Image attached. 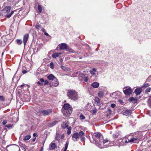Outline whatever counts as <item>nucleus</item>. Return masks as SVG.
<instances>
[{
	"instance_id": "60",
	"label": "nucleus",
	"mask_w": 151,
	"mask_h": 151,
	"mask_svg": "<svg viewBox=\"0 0 151 151\" xmlns=\"http://www.w3.org/2000/svg\"><path fill=\"white\" fill-rule=\"evenodd\" d=\"M2 55H3V53H2Z\"/></svg>"
},
{
	"instance_id": "53",
	"label": "nucleus",
	"mask_w": 151,
	"mask_h": 151,
	"mask_svg": "<svg viewBox=\"0 0 151 151\" xmlns=\"http://www.w3.org/2000/svg\"><path fill=\"white\" fill-rule=\"evenodd\" d=\"M124 143H129V142H128V141H127V140H125V142H124Z\"/></svg>"
},
{
	"instance_id": "36",
	"label": "nucleus",
	"mask_w": 151,
	"mask_h": 151,
	"mask_svg": "<svg viewBox=\"0 0 151 151\" xmlns=\"http://www.w3.org/2000/svg\"><path fill=\"white\" fill-rule=\"evenodd\" d=\"M14 13V11H12L11 13L9 14H8L6 16V17L8 18H9L11 17L12 15Z\"/></svg>"
},
{
	"instance_id": "4",
	"label": "nucleus",
	"mask_w": 151,
	"mask_h": 151,
	"mask_svg": "<svg viewBox=\"0 0 151 151\" xmlns=\"http://www.w3.org/2000/svg\"><path fill=\"white\" fill-rule=\"evenodd\" d=\"M123 92L125 95H129L131 93L132 91V88L130 87H124L123 89Z\"/></svg>"
},
{
	"instance_id": "21",
	"label": "nucleus",
	"mask_w": 151,
	"mask_h": 151,
	"mask_svg": "<svg viewBox=\"0 0 151 151\" xmlns=\"http://www.w3.org/2000/svg\"><path fill=\"white\" fill-rule=\"evenodd\" d=\"M79 74L78 72L74 71L73 72H71L70 75L71 76L73 77H75L77 76Z\"/></svg>"
},
{
	"instance_id": "2",
	"label": "nucleus",
	"mask_w": 151,
	"mask_h": 151,
	"mask_svg": "<svg viewBox=\"0 0 151 151\" xmlns=\"http://www.w3.org/2000/svg\"><path fill=\"white\" fill-rule=\"evenodd\" d=\"M64 110H62L63 114L68 116L72 112V109L71 106L68 104H65L63 106Z\"/></svg>"
},
{
	"instance_id": "9",
	"label": "nucleus",
	"mask_w": 151,
	"mask_h": 151,
	"mask_svg": "<svg viewBox=\"0 0 151 151\" xmlns=\"http://www.w3.org/2000/svg\"><path fill=\"white\" fill-rule=\"evenodd\" d=\"M29 35L28 34H26L24 35L23 37V42L24 46L26 45L28 40Z\"/></svg>"
},
{
	"instance_id": "44",
	"label": "nucleus",
	"mask_w": 151,
	"mask_h": 151,
	"mask_svg": "<svg viewBox=\"0 0 151 151\" xmlns=\"http://www.w3.org/2000/svg\"><path fill=\"white\" fill-rule=\"evenodd\" d=\"M44 82L45 83V85L47 84L48 83V81L47 80H45V81H44Z\"/></svg>"
},
{
	"instance_id": "27",
	"label": "nucleus",
	"mask_w": 151,
	"mask_h": 151,
	"mask_svg": "<svg viewBox=\"0 0 151 151\" xmlns=\"http://www.w3.org/2000/svg\"><path fill=\"white\" fill-rule=\"evenodd\" d=\"M38 10L39 13H40L42 12V9L40 5H38Z\"/></svg>"
},
{
	"instance_id": "43",
	"label": "nucleus",
	"mask_w": 151,
	"mask_h": 151,
	"mask_svg": "<svg viewBox=\"0 0 151 151\" xmlns=\"http://www.w3.org/2000/svg\"><path fill=\"white\" fill-rule=\"evenodd\" d=\"M116 106V105L115 104H111V106L112 108H114Z\"/></svg>"
},
{
	"instance_id": "31",
	"label": "nucleus",
	"mask_w": 151,
	"mask_h": 151,
	"mask_svg": "<svg viewBox=\"0 0 151 151\" xmlns=\"http://www.w3.org/2000/svg\"><path fill=\"white\" fill-rule=\"evenodd\" d=\"M94 100L97 103V104H99L100 103V100L98 97H96L95 98Z\"/></svg>"
},
{
	"instance_id": "34",
	"label": "nucleus",
	"mask_w": 151,
	"mask_h": 151,
	"mask_svg": "<svg viewBox=\"0 0 151 151\" xmlns=\"http://www.w3.org/2000/svg\"><path fill=\"white\" fill-rule=\"evenodd\" d=\"M151 90V88L150 87H148L146 88L145 90V92L148 93Z\"/></svg>"
},
{
	"instance_id": "37",
	"label": "nucleus",
	"mask_w": 151,
	"mask_h": 151,
	"mask_svg": "<svg viewBox=\"0 0 151 151\" xmlns=\"http://www.w3.org/2000/svg\"><path fill=\"white\" fill-rule=\"evenodd\" d=\"M0 100L2 101H4V99L3 96H0Z\"/></svg>"
},
{
	"instance_id": "14",
	"label": "nucleus",
	"mask_w": 151,
	"mask_h": 151,
	"mask_svg": "<svg viewBox=\"0 0 151 151\" xmlns=\"http://www.w3.org/2000/svg\"><path fill=\"white\" fill-rule=\"evenodd\" d=\"M91 86L93 88H97L99 86V84L97 82H94L91 84Z\"/></svg>"
},
{
	"instance_id": "18",
	"label": "nucleus",
	"mask_w": 151,
	"mask_h": 151,
	"mask_svg": "<svg viewBox=\"0 0 151 151\" xmlns=\"http://www.w3.org/2000/svg\"><path fill=\"white\" fill-rule=\"evenodd\" d=\"M69 125V123L68 122H65L62 124V127L63 128H66L68 127Z\"/></svg>"
},
{
	"instance_id": "19",
	"label": "nucleus",
	"mask_w": 151,
	"mask_h": 151,
	"mask_svg": "<svg viewBox=\"0 0 151 151\" xmlns=\"http://www.w3.org/2000/svg\"><path fill=\"white\" fill-rule=\"evenodd\" d=\"M138 140L137 138L136 137H133L128 140V142L131 144H132L133 143L136 142V141Z\"/></svg>"
},
{
	"instance_id": "45",
	"label": "nucleus",
	"mask_w": 151,
	"mask_h": 151,
	"mask_svg": "<svg viewBox=\"0 0 151 151\" xmlns=\"http://www.w3.org/2000/svg\"><path fill=\"white\" fill-rule=\"evenodd\" d=\"M62 68L64 70H66V68H65V67L62 66H61Z\"/></svg>"
},
{
	"instance_id": "6",
	"label": "nucleus",
	"mask_w": 151,
	"mask_h": 151,
	"mask_svg": "<svg viewBox=\"0 0 151 151\" xmlns=\"http://www.w3.org/2000/svg\"><path fill=\"white\" fill-rule=\"evenodd\" d=\"M64 134H62L60 133H57L55 137V139L56 140L59 141L60 139H64Z\"/></svg>"
},
{
	"instance_id": "8",
	"label": "nucleus",
	"mask_w": 151,
	"mask_h": 151,
	"mask_svg": "<svg viewBox=\"0 0 151 151\" xmlns=\"http://www.w3.org/2000/svg\"><path fill=\"white\" fill-rule=\"evenodd\" d=\"M58 47L61 50H67L68 48L67 45L65 43L60 44L58 45Z\"/></svg>"
},
{
	"instance_id": "32",
	"label": "nucleus",
	"mask_w": 151,
	"mask_h": 151,
	"mask_svg": "<svg viewBox=\"0 0 151 151\" xmlns=\"http://www.w3.org/2000/svg\"><path fill=\"white\" fill-rule=\"evenodd\" d=\"M80 118L81 120H83L85 119V117L83 115L81 114L80 116Z\"/></svg>"
},
{
	"instance_id": "26",
	"label": "nucleus",
	"mask_w": 151,
	"mask_h": 151,
	"mask_svg": "<svg viewBox=\"0 0 151 151\" xmlns=\"http://www.w3.org/2000/svg\"><path fill=\"white\" fill-rule=\"evenodd\" d=\"M69 143V142L68 141H66V144H65V148L64 149V150H63V151H66V150H67V149L68 148V146Z\"/></svg>"
},
{
	"instance_id": "12",
	"label": "nucleus",
	"mask_w": 151,
	"mask_h": 151,
	"mask_svg": "<svg viewBox=\"0 0 151 151\" xmlns=\"http://www.w3.org/2000/svg\"><path fill=\"white\" fill-rule=\"evenodd\" d=\"M90 73L92 76H96L97 73V71L96 70L95 68H94L90 71Z\"/></svg>"
},
{
	"instance_id": "33",
	"label": "nucleus",
	"mask_w": 151,
	"mask_h": 151,
	"mask_svg": "<svg viewBox=\"0 0 151 151\" xmlns=\"http://www.w3.org/2000/svg\"><path fill=\"white\" fill-rule=\"evenodd\" d=\"M50 68L51 69H53L54 68V64H53V62H51L50 63Z\"/></svg>"
},
{
	"instance_id": "28",
	"label": "nucleus",
	"mask_w": 151,
	"mask_h": 151,
	"mask_svg": "<svg viewBox=\"0 0 151 151\" xmlns=\"http://www.w3.org/2000/svg\"><path fill=\"white\" fill-rule=\"evenodd\" d=\"M68 130H67V134H70L71 133V127H68L67 128Z\"/></svg>"
},
{
	"instance_id": "20",
	"label": "nucleus",
	"mask_w": 151,
	"mask_h": 151,
	"mask_svg": "<svg viewBox=\"0 0 151 151\" xmlns=\"http://www.w3.org/2000/svg\"><path fill=\"white\" fill-rule=\"evenodd\" d=\"M47 78L49 79L52 80V81H53V80H56V77L52 74H50L48 76Z\"/></svg>"
},
{
	"instance_id": "35",
	"label": "nucleus",
	"mask_w": 151,
	"mask_h": 151,
	"mask_svg": "<svg viewBox=\"0 0 151 151\" xmlns=\"http://www.w3.org/2000/svg\"><path fill=\"white\" fill-rule=\"evenodd\" d=\"M150 86V84L148 83H146L142 87V88H146Z\"/></svg>"
},
{
	"instance_id": "40",
	"label": "nucleus",
	"mask_w": 151,
	"mask_h": 151,
	"mask_svg": "<svg viewBox=\"0 0 151 151\" xmlns=\"http://www.w3.org/2000/svg\"><path fill=\"white\" fill-rule=\"evenodd\" d=\"M7 123V120H4L2 122V124L3 125Z\"/></svg>"
},
{
	"instance_id": "16",
	"label": "nucleus",
	"mask_w": 151,
	"mask_h": 151,
	"mask_svg": "<svg viewBox=\"0 0 151 151\" xmlns=\"http://www.w3.org/2000/svg\"><path fill=\"white\" fill-rule=\"evenodd\" d=\"M11 7L10 6H8L6 7L4 9V11L6 13H9L10 11Z\"/></svg>"
},
{
	"instance_id": "22",
	"label": "nucleus",
	"mask_w": 151,
	"mask_h": 151,
	"mask_svg": "<svg viewBox=\"0 0 151 151\" xmlns=\"http://www.w3.org/2000/svg\"><path fill=\"white\" fill-rule=\"evenodd\" d=\"M104 93L103 91H100L98 92V95L100 98L103 97L104 96Z\"/></svg>"
},
{
	"instance_id": "15",
	"label": "nucleus",
	"mask_w": 151,
	"mask_h": 151,
	"mask_svg": "<svg viewBox=\"0 0 151 151\" xmlns=\"http://www.w3.org/2000/svg\"><path fill=\"white\" fill-rule=\"evenodd\" d=\"M84 133L83 131H81L79 132L80 137L81 138V141H84L85 139V137L83 136Z\"/></svg>"
},
{
	"instance_id": "48",
	"label": "nucleus",
	"mask_w": 151,
	"mask_h": 151,
	"mask_svg": "<svg viewBox=\"0 0 151 151\" xmlns=\"http://www.w3.org/2000/svg\"><path fill=\"white\" fill-rule=\"evenodd\" d=\"M27 73V71L26 70H23L22 71V73L23 74H25L26 73Z\"/></svg>"
},
{
	"instance_id": "23",
	"label": "nucleus",
	"mask_w": 151,
	"mask_h": 151,
	"mask_svg": "<svg viewBox=\"0 0 151 151\" xmlns=\"http://www.w3.org/2000/svg\"><path fill=\"white\" fill-rule=\"evenodd\" d=\"M35 27L37 30H38L42 28V26L39 24L38 23L36 24L35 26Z\"/></svg>"
},
{
	"instance_id": "58",
	"label": "nucleus",
	"mask_w": 151,
	"mask_h": 151,
	"mask_svg": "<svg viewBox=\"0 0 151 151\" xmlns=\"http://www.w3.org/2000/svg\"><path fill=\"white\" fill-rule=\"evenodd\" d=\"M9 146V145L7 146L6 147H8Z\"/></svg>"
},
{
	"instance_id": "47",
	"label": "nucleus",
	"mask_w": 151,
	"mask_h": 151,
	"mask_svg": "<svg viewBox=\"0 0 151 151\" xmlns=\"http://www.w3.org/2000/svg\"><path fill=\"white\" fill-rule=\"evenodd\" d=\"M118 101L121 104H122L123 103V101L122 100H121L119 99Z\"/></svg>"
},
{
	"instance_id": "1",
	"label": "nucleus",
	"mask_w": 151,
	"mask_h": 151,
	"mask_svg": "<svg viewBox=\"0 0 151 151\" xmlns=\"http://www.w3.org/2000/svg\"><path fill=\"white\" fill-rule=\"evenodd\" d=\"M95 137L98 138L99 140H97L96 142V144L98 147L100 148L107 147L111 145H109L110 141L107 139L104 140L103 137L101 134L99 132H96L94 133L93 135V137Z\"/></svg>"
},
{
	"instance_id": "57",
	"label": "nucleus",
	"mask_w": 151,
	"mask_h": 151,
	"mask_svg": "<svg viewBox=\"0 0 151 151\" xmlns=\"http://www.w3.org/2000/svg\"><path fill=\"white\" fill-rule=\"evenodd\" d=\"M23 86H24V85H21V87H23Z\"/></svg>"
},
{
	"instance_id": "41",
	"label": "nucleus",
	"mask_w": 151,
	"mask_h": 151,
	"mask_svg": "<svg viewBox=\"0 0 151 151\" xmlns=\"http://www.w3.org/2000/svg\"><path fill=\"white\" fill-rule=\"evenodd\" d=\"M118 135L117 134H114L113 135V137L114 138H116L118 137Z\"/></svg>"
},
{
	"instance_id": "30",
	"label": "nucleus",
	"mask_w": 151,
	"mask_h": 151,
	"mask_svg": "<svg viewBox=\"0 0 151 151\" xmlns=\"http://www.w3.org/2000/svg\"><path fill=\"white\" fill-rule=\"evenodd\" d=\"M16 41L17 44L18 45H21L22 43V41L20 39H17Z\"/></svg>"
},
{
	"instance_id": "38",
	"label": "nucleus",
	"mask_w": 151,
	"mask_h": 151,
	"mask_svg": "<svg viewBox=\"0 0 151 151\" xmlns=\"http://www.w3.org/2000/svg\"><path fill=\"white\" fill-rule=\"evenodd\" d=\"M83 81L85 82H87L88 81V77L87 76L83 78Z\"/></svg>"
},
{
	"instance_id": "3",
	"label": "nucleus",
	"mask_w": 151,
	"mask_h": 151,
	"mask_svg": "<svg viewBox=\"0 0 151 151\" xmlns=\"http://www.w3.org/2000/svg\"><path fill=\"white\" fill-rule=\"evenodd\" d=\"M67 96L70 99L74 101H76L78 99V95L77 93L73 90H70L68 91Z\"/></svg>"
},
{
	"instance_id": "11",
	"label": "nucleus",
	"mask_w": 151,
	"mask_h": 151,
	"mask_svg": "<svg viewBox=\"0 0 151 151\" xmlns=\"http://www.w3.org/2000/svg\"><path fill=\"white\" fill-rule=\"evenodd\" d=\"M54 141L52 142L49 146V149L51 150H54L57 147L56 144L54 143Z\"/></svg>"
},
{
	"instance_id": "5",
	"label": "nucleus",
	"mask_w": 151,
	"mask_h": 151,
	"mask_svg": "<svg viewBox=\"0 0 151 151\" xmlns=\"http://www.w3.org/2000/svg\"><path fill=\"white\" fill-rule=\"evenodd\" d=\"M80 137L79 132L78 133L77 132L74 133L73 134L72 139L74 142L78 141Z\"/></svg>"
},
{
	"instance_id": "59",
	"label": "nucleus",
	"mask_w": 151,
	"mask_h": 151,
	"mask_svg": "<svg viewBox=\"0 0 151 151\" xmlns=\"http://www.w3.org/2000/svg\"><path fill=\"white\" fill-rule=\"evenodd\" d=\"M59 55H61V53H59Z\"/></svg>"
},
{
	"instance_id": "55",
	"label": "nucleus",
	"mask_w": 151,
	"mask_h": 151,
	"mask_svg": "<svg viewBox=\"0 0 151 151\" xmlns=\"http://www.w3.org/2000/svg\"><path fill=\"white\" fill-rule=\"evenodd\" d=\"M35 139H36V138H35L33 139H32L33 141L35 142Z\"/></svg>"
},
{
	"instance_id": "7",
	"label": "nucleus",
	"mask_w": 151,
	"mask_h": 151,
	"mask_svg": "<svg viewBox=\"0 0 151 151\" xmlns=\"http://www.w3.org/2000/svg\"><path fill=\"white\" fill-rule=\"evenodd\" d=\"M52 112L51 109H49L47 110H44L41 111V113L44 116H47L51 113Z\"/></svg>"
},
{
	"instance_id": "54",
	"label": "nucleus",
	"mask_w": 151,
	"mask_h": 151,
	"mask_svg": "<svg viewBox=\"0 0 151 151\" xmlns=\"http://www.w3.org/2000/svg\"><path fill=\"white\" fill-rule=\"evenodd\" d=\"M37 135V134L35 133H34L33 134V136L34 137Z\"/></svg>"
},
{
	"instance_id": "42",
	"label": "nucleus",
	"mask_w": 151,
	"mask_h": 151,
	"mask_svg": "<svg viewBox=\"0 0 151 151\" xmlns=\"http://www.w3.org/2000/svg\"><path fill=\"white\" fill-rule=\"evenodd\" d=\"M22 147H23V148L24 149H26V148H27V146L24 144H22Z\"/></svg>"
},
{
	"instance_id": "49",
	"label": "nucleus",
	"mask_w": 151,
	"mask_h": 151,
	"mask_svg": "<svg viewBox=\"0 0 151 151\" xmlns=\"http://www.w3.org/2000/svg\"><path fill=\"white\" fill-rule=\"evenodd\" d=\"M42 30L43 31V32H44V33L45 32H46V30L45 29H44V28H42Z\"/></svg>"
},
{
	"instance_id": "56",
	"label": "nucleus",
	"mask_w": 151,
	"mask_h": 151,
	"mask_svg": "<svg viewBox=\"0 0 151 151\" xmlns=\"http://www.w3.org/2000/svg\"><path fill=\"white\" fill-rule=\"evenodd\" d=\"M113 94L114 95H116V93H113Z\"/></svg>"
},
{
	"instance_id": "51",
	"label": "nucleus",
	"mask_w": 151,
	"mask_h": 151,
	"mask_svg": "<svg viewBox=\"0 0 151 151\" xmlns=\"http://www.w3.org/2000/svg\"><path fill=\"white\" fill-rule=\"evenodd\" d=\"M148 104H149V106L150 107H151V101H150L149 102H148Z\"/></svg>"
},
{
	"instance_id": "39",
	"label": "nucleus",
	"mask_w": 151,
	"mask_h": 151,
	"mask_svg": "<svg viewBox=\"0 0 151 151\" xmlns=\"http://www.w3.org/2000/svg\"><path fill=\"white\" fill-rule=\"evenodd\" d=\"M13 125L10 124H8L6 125V127L8 128L11 127Z\"/></svg>"
},
{
	"instance_id": "50",
	"label": "nucleus",
	"mask_w": 151,
	"mask_h": 151,
	"mask_svg": "<svg viewBox=\"0 0 151 151\" xmlns=\"http://www.w3.org/2000/svg\"><path fill=\"white\" fill-rule=\"evenodd\" d=\"M40 81H41V82H44V79L43 78H41V79H40Z\"/></svg>"
},
{
	"instance_id": "10",
	"label": "nucleus",
	"mask_w": 151,
	"mask_h": 151,
	"mask_svg": "<svg viewBox=\"0 0 151 151\" xmlns=\"http://www.w3.org/2000/svg\"><path fill=\"white\" fill-rule=\"evenodd\" d=\"M122 112L123 115L129 116L131 114L132 111L131 110H124Z\"/></svg>"
},
{
	"instance_id": "52",
	"label": "nucleus",
	"mask_w": 151,
	"mask_h": 151,
	"mask_svg": "<svg viewBox=\"0 0 151 151\" xmlns=\"http://www.w3.org/2000/svg\"><path fill=\"white\" fill-rule=\"evenodd\" d=\"M44 34H45V35H46L47 36H49L48 34L46 32H45Z\"/></svg>"
},
{
	"instance_id": "25",
	"label": "nucleus",
	"mask_w": 151,
	"mask_h": 151,
	"mask_svg": "<svg viewBox=\"0 0 151 151\" xmlns=\"http://www.w3.org/2000/svg\"><path fill=\"white\" fill-rule=\"evenodd\" d=\"M59 53H54L52 55V57L54 58H55L58 57L59 56Z\"/></svg>"
},
{
	"instance_id": "13",
	"label": "nucleus",
	"mask_w": 151,
	"mask_h": 151,
	"mask_svg": "<svg viewBox=\"0 0 151 151\" xmlns=\"http://www.w3.org/2000/svg\"><path fill=\"white\" fill-rule=\"evenodd\" d=\"M142 91V90L140 88H137L135 90L134 92L137 95H139Z\"/></svg>"
},
{
	"instance_id": "46",
	"label": "nucleus",
	"mask_w": 151,
	"mask_h": 151,
	"mask_svg": "<svg viewBox=\"0 0 151 151\" xmlns=\"http://www.w3.org/2000/svg\"><path fill=\"white\" fill-rule=\"evenodd\" d=\"M37 84L40 86H41L42 85V84L40 82H38L37 83Z\"/></svg>"
},
{
	"instance_id": "17",
	"label": "nucleus",
	"mask_w": 151,
	"mask_h": 151,
	"mask_svg": "<svg viewBox=\"0 0 151 151\" xmlns=\"http://www.w3.org/2000/svg\"><path fill=\"white\" fill-rule=\"evenodd\" d=\"M52 83L53 86H57L59 85V82L57 78H56V80H53V81H52Z\"/></svg>"
},
{
	"instance_id": "24",
	"label": "nucleus",
	"mask_w": 151,
	"mask_h": 151,
	"mask_svg": "<svg viewBox=\"0 0 151 151\" xmlns=\"http://www.w3.org/2000/svg\"><path fill=\"white\" fill-rule=\"evenodd\" d=\"M31 137V136L30 135H26L23 139L24 141L28 140H29Z\"/></svg>"
},
{
	"instance_id": "29",
	"label": "nucleus",
	"mask_w": 151,
	"mask_h": 151,
	"mask_svg": "<svg viewBox=\"0 0 151 151\" xmlns=\"http://www.w3.org/2000/svg\"><path fill=\"white\" fill-rule=\"evenodd\" d=\"M57 123V122L56 121H54L53 122H52L50 123V124L49 125L50 126V127H52L55 124H56Z\"/></svg>"
}]
</instances>
